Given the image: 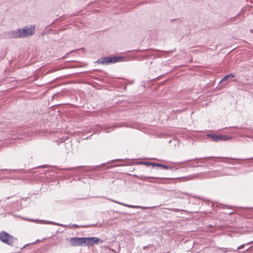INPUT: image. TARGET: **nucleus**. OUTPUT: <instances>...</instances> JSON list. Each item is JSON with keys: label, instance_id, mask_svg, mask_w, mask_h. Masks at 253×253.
<instances>
[{"label": "nucleus", "instance_id": "c756f323", "mask_svg": "<svg viewBox=\"0 0 253 253\" xmlns=\"http://www.w3.org/2000/svg\"><path fill=\"white\" fill-rule=\"evenodd\" d=\"M146 248H147V247L146 246V247H144L143 248H144V249H145Z\"/></svg>", "mask_w": 253, "mask_h": 253}, {"label": "nucleus", "instance_id": "412c9836", "mask_svg": "<svg viewBox=\"0 0 253 253\" xmlns=\"http://www.w3.org/2000/svg\"><path fill=\"white\" fill-rule=\"evenodd\" d=\"M81 167H76V168H68L67 169L68 170H73L74 169H77V168H81Z\"/></svg>", "mask_w": 253, "mask_h": 253}, {"label": "nucleus", "instance_id": "f257e3e1", "mask_svg": "<svg viewBox=\"0 0 253 253\" xmlns=\"http://www.w3.org/2000/svg\"><path fill=\"white\" fill-rule=\"evenodd\" d=\"M34 34V28L25 27L23 29H18L16 30L11 31L9 32V37L11 38H23L31 36Z\"/></svg>", "mask_w": 253, "mask_h": 253}, {"label": "nucleus", "instance_id": "aec40b11", "mask_svg": "<svg viewBox=\"0 0 253 253\" xmlns=\"http://www.w3.org/2000/svg\"><path fill=\"white\" fill-rule=\"evenodd\" d=\"M245 244H243L241 246H240L239 247H238L236 250H234V252H236L237 250H240V249H243L244 247H245Z\"/></svg>", "mask_w": 253, "mask_h": 253}, {"label": "nucleus", "instance_id": "cd10ccee", "mask_svg": "<svg viewBox=\"0 0 253 253\" xmlns=\"http://www.w3.org/2000/svg\"><path fill=\"white\" fill-rule=\"evenodd\" d=\"M123 166V165H122V164L117 165H116L115 166L117 167V166Z\"/></svg>", "mask_w": 253, "mask_h": 253}, {"label": "nucleus", "instance_id": "20e7f679", "mask_svg": "<svg viewBox=\"0 0 253 253\" xmlns=\"http://www.w3.org/2000/svg\"><path fill=\"white\" fill-rule=\"evenodd\" d=\"M207 136L211 140L215 142L226 141L230 139V137L225 135L208 134Z\"/></svg>", "mask_w": 253, "mask_h": 253}, {"label": "nucleus", "instance_id": "39448f33", "mask_svg": "<svg viewBox=\"0 0 253 253\" xmlns=\"http://www.w3.org/2000/svg\"><path fill=\"white\" fill-rule=\"evenodd\" d=\"M138 178L144 181H147L151 183H160V180L161 178L157 177H148L144 175H140Z\"/></svg>", "mask_w": 253, "mask_h": 253}, {"label": "nucleus", "instance_id": "9b49d317", "mask_svg": "<svg viewBox=\"0 0 253 253\" xmlns=\"http://www.w3.org/2000/svg\"><path fill=\"white\" fill-rule=\"evenodd\" d=\"M217 250L221 251V252L224 253L234 251V250H232L231 248H217Z\"/></svg>", "mask_w": 253, "mask_h": 253}, {"label": "nucleus", "instance_id": "423d86ee", "mask_svg": "<svg viewBox=\"0 0 253 253\" xmlns=\"http://www.w3.org/2000/svg\"><path fill=\"white\" fill-rule=\"evenodd\" d=\"M95 226H97L98 227H101L102 226V224L100 223L98 225V223L96 224H90V225H78L76 224H73L70 225L69 226L67 225L66 227H68L69 228H77L79 227H95Z\"/></svg>", "mask_w": 253, "mask_h": 253}, {"label": "nucleus", "instance_id": "5701e85b", "mask_svg": "<svg viewBox=\"0 0 253 253\" xmlns=\"http://www.w3.org/2000/svg\"><path fill=\"white\" fill-rule=\"evenodd\" d=\"M123 161V160H122V159H116V160H114L112 161L111 162V163H113L115 161Z\"/></svg>", "mask_w": 253, "mask_h": 253}, {"label": "nucleus", "instance_id": "a211bd4d", "mask_svg": "<svg viewBox=\"0 0 253 253\" xmlns=\"http://www.w3.org/2000/svg\"><path fill=\"white\" fill-rule=\"evenodd\" d=\"M161 168L162 169H168L169 168L170 169H172V167H168L167 166H166V165H163L162 164L161 165Z\"/></svg>", "mask_w": 253, "mask_h": 253}, {"label": "nucleus", "instance_id": "b1692460", "mask_svg": "<svg viewBox=\"0 0 253 253\" xmlns=\"http://www.w3.org/2000/svg\"><path fill=\"white\" fill-rule=\"evenodd\" d=\"M171 211H179V210L178 209H172L171 210Z\"/></svg>", "mask_w": 253, "mask_h": 253}, {"label": "nucleus", "instance_id": "4468645a", "mask_svg": "<svg viewBox=\"0 0 253 253\" xmlns=\"http://www.w3.org/2000/svg\"><path fill=\"white\" fill-rule=\"evenodd\" d=\"M105 164H103L100 166H97V167H93V168H91V167H88V168H87L86 169V171H90L91 169H97L98 168H100V167H101L102 166H105Z\"/></svg>", "mask_w": 253, "mask_h": 253}, {"label": "nucleus", "instance_id": "393cba45", "mask_svg": "<svg viewBox=\"0 0 253 253\" xmlns=\"http://www.w3.org/2000/svg\"><path fill=\"white\" fill-rule=\"evenodd\" d=\"M155 164H156V163H151L150 162V166H152L153 167H156Z\"/></svg>", "mask_w": 253, "mask_h": 253}, {"label": "nucleus", "instance_id": "7ed1b4c3", "mask_svg": "<svg viewBox=\"0 0 253 253\" xmlns=\"http://www.w3.org/2000/svg\"><path fill=\"white\" fill-rule=\"evenodd\" d=\"M16 240L12 235L2 231L0 233V240L10 246H13L14 241Z\"/></svg>", "mask_w": 253, "mask_h": 253}, {"label": "nucleus", "instance_id": "0eeeda50", "mask_svg": "<svg viewBox=\"0 0 253 253\" xmlns=\"http://www.w3.org/2000/svg\"><path fill=\"white\" fill-rule=\"evenodd\" d=\"M112 201H113L114 202L118 203V204H119L120 205L124 206L126 207L130 208L140 209H142V210H146V209H147L149 208L146 207H142V206H133V205H128V204H126L122 203H120V202H117V201H114V200H112Z\"/></svg>", "mask_w": 253, "mask_h": 253}, {"label": "nucleus", "instance_id": "a878e982", "mask_svg": "<svg viewBox=\"0 0 253 253\" xmlns=\"http://www.w3.org/2000/svg\"><path fill=\"white\" fill-rule=\"evenodd\" d=\"M253 242V241H251V242H248V243H246L245 245H249L251 244Z\"/></svg>", "mask_w": 253, "mask_h": 253}, {"label": "nucleus", "instance_id": "2eb2a0df", "mask_svg": "<svg viewBox=\"0 0 253 253\" xmlns=\"http://www.w3.org/2000/svg\"><path fill=\"white\" fill-rule=\"evenodd\" d=\"M113 127L111 126H109L108 127H104L103 130L106 132H110L112 130H113Z\"/></svg>", "mask_w": 253, "mask_h": 253}, {"label": "nucleus", "instance_id": "6ab92c4d", "mask_svg": "<svg viewBox=\"0 0 253 253\" xmlns=\"http://www.w3.org/2000/svg\"><path fill=\"white\" fill-rule=\"evenodd\" d=\"M5 170L7 171L9 173H11L12 172L17 171H19L20 170L19 169H8V170L5 169Z\"/></svg>", "mask_w": 253, "mask_h": 253}, {"label": "nucleus", "instance_id": "ddd939ff", "mask_svg": "<svg viewBox=\"0 0 253 253\" xmlns=\"http://www.w3.org/2000/svg\"><path fill=\"white\" fill-rule=\"evenodd\" d=\"M46 222L48 224H53V225H58V226H60L63 227H65L66 226H67L66 225L60 224V223L53 222V221H46Z\"/></svg>", "mask_w": 253, "mask_h": 253}, {"label": "nucleus", "instance_id": "c85d7f7f", "mask_svg": "<svg viewBox=\"0 0 253 253\" xmlns=\"http://www.w3.org/2000/svg\"><path fill=\"white\" fill-rule=\"evenodd\" d=\"M250 32H251V33H253V30H250Z\"/></svg>", "mask_w": 253, "mask_h": 253}, {"label": "nucleus", "instance_id": "f8f14e48", "mask_svg": "<svg viewBox=\"0 0 253 253\" xmlns=\"http://www.w3.org/2000/svg\"><path fill=\"white\" fill-rule=\"evenodd\" d=\"M86 237H80V246H86Z\"/></svg>", "mask_w": 253, "mask_h": 253}, {"label": "nucleus", "instance_id": "9d476101", "mask_svg": "<svg viewBox=\"0 0 253 253\" xmlns=\"http://www.w3.org/2000/svg\"><path fill=\"white\" fill-rule=\"evenodd\" d=\"M234 75L232 74V73H231V74H228L227 75H226L220 81V83H221V82H225L226 81H227V80L229 79H231V78H234Z\"/></svg>", "mask_w": 253, "mask_h": 253}, {"label": "nucleus", "instance_id": "6e6552de", "mask_svg": "<svg viewBox=\"0 0 253 253\" xmlns=\"http://www.w3.org/2000/svg\"><path fill=\"white\" fill-rule=\"evenodd\" d=\"M70 242L73 246H80V237H72Z\"/></svg>", "mask_w": 253, "mask_h": 253}, {"label": "nucleus", "instance_id": "f3484780", "mask_svg": "<svg viewBox=\"0 0 253 253\" xmlns=\"http://www.w3.org/2000/svg\"><path fill=\"white\" fill-rule=\"evenodd\" d=\"M139 163L140 164L144 165H146L147 166H150V162H140Z\"/></svg>", "mask_w": 253, "mask_h": 253}, {"label": "nucleus", "instance_id": "bb28decb", "mask_svg": "<svg viewBox=\"0 0 253 253\" xmlns=\"http://www.w3.org/2000/svg\"><path fill=\"white\" fill-rule=\"evenodd\" d=\"M238 18V15H237L233 18V20L236 19Z\"/></svg>", "mask_w": 253, "mask_h": 253}, {"label": "nucleus", "instance_id": "1a4fd4ad", "mask_svg": "<svg viewBox=\"0 0 253 253\" xmlns=\"http://www.w3.org/2000/svg\"><path fill=\"white\" fill-rule=\"evenodd\" d=\"M90 240L91 241V246L94 244H97L100 241V243H102V241L100 240L97 237H90Z\"/></svg>", "mask_w": 253, "mask_h": 253}, {"label": "nucleus", "instance_id": "4be33fe9", "mask_svg": "<svg viewBox=\"0 0 253 253\" xmlns=\"http://www.w3.org/2000/svg\"><path fill=\"white\" fill-rule=\"evenodd\" d=\"M155 165L156 166V167H161L162 164L160 163H156V164H155Z\"/></svg>", "mask_w": 253, "mask_h": 253}, {"label": "nucleus", "instance_id": "dca6fc26", "mask_svg": "<svg viewBox=\"0 0 253 253\" xmlns=\"http://www.w3.org/2000/svg\"><path fill=\"white\" fill-rule=\"evenodd\" d=\"M90 237H86V246H91V241L90 240Z\"/></svg>", "mask_w": 253, "mask_h": 253}, {"label": "nucleus", "instance_id": "f03ea898", "mask_svg": "<svg viewBox=\"0 0 253 253\" xmlns=\"http://www.w3.org/2000/svg\"><path fill=\"white\" fill-rule=\"evenodd\" d=\"M123 58L121 56H117L113 57H104L99 59L97 61L98 63L102 64H113L119 61H122Z\"/></svg>", "mask_w": 253, "mask_h": 253}]
</instances>
